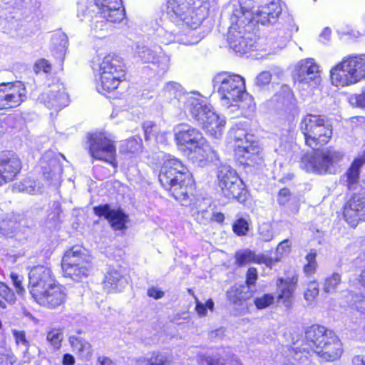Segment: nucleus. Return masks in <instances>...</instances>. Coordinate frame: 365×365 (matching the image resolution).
<instances>
[{
    "instance_id": "35",
    "label": "nucleus",
    "mask_w": 365,
    "mask_h": 365,
    "mask_svg": "<svg viewBox=\"0 0 365 365\" xmlns=\"http://www.w3.org/2000/svg\"><path fill=\"white\" fill-rule=\"evenodd\" d=\"M185 93L182 86L174 81L167 83L160 93L162 97L166 101H172L173 99H178L179 103L181 102L182 96H185Z\"/></svg>"
},
{
    "instance_id": "11",
    "label": "nucleus",
    "mask_w": 365,
    "mask_h": 365,
    "mask_svg": "<svg viewBox=\"0 0 365 365\" xmlns=\"http://www.w3.org/2000/svg\"><path fill=\"white\" fill-rule=\"evenodd\" d=\"M89 153L96 160H102L116 168V148L114 142L104 133H94L87 136Z\"/></svg>"
},
{
    "instance_id": "39",
    "label": "nucleus",
    "mask_w": 365,
    "mask_h": 365,
    "mask_svg": "<svg viewBox=\"0 0 365 365\" xmlns=\"http://www.w3.org/2000/svg\"><path fill=\"white\" fill-rule=\"evenodd\" d=\"M12 334L14 335L15 342L19 347H22L23 351L26 353L29 351L30 344L26 336V332L23 330L13 329Z\"/></svg>"
},
{
    "instance_id": "14",
    "label": "nucleus",
    "mask_w": 365,
    "mask_h": 365,
    "mask_svg": "<svg viewBox=\"0 0 365 365\" xmlns=\"http://www.w3.org/2000/svg\"><path fill=\"white\" fill-rule=\"evenodd\" d=\"M251 25H241L240 23L231 22L227 35L230 47L236 53H245L255 48V41L252 38Z\"/></svg>"
},
{
    "instance_id": "27",
    "label": "nucleus",
    "mask_w": 365,
    "mask_h": 365,
    "mask_svg": "<svg viewBox=\"0 0 365 365\" xmlns=\"http://www.w3.org/2000/svg\"><path fill=\"white\" fill-rule=\"evenodd\" d=\"M66 298V294L64 289L56 283L46 289L45 293H42L40 297H37L34 299L40 305L54 309L62 305L65 302Z\"/></svg>"
},
{
    "instance_id": "51",
    "label": "nucleus",
    "mask_w": 365,
    "mask_h": 365,
    "mask_svg": "<svg viewBox=\"0 0 365 365\" xmlns=\"http://www.w3.org/2000/svg\"><path fill=\"white\" fill-rule=\"evenodd\" d=\"M11 279L18 294H22L24 292H25V289L22 286V277L19 276L16 273L12 272L11 274Z\"/></svg>"
},
{
    "instance_id": "61",
    "label": "nucleus",
    "mask_w": 365,
    "mask_h": 365,
    "mask_svg": "<svg viewBox=\"0 0 365 365\" xmlns=\"http://www.w3.org/2000/svg\"><path fill=\"white\" fill-rule=\"evenodd\" d=\"M62 363L63 365H74L75 359L72 355L66 354L63 357Z\"/></svg>"
},
{
    "instance_id": "16",
    "label": "nucleus",
    "mask_w": 365,
    "mask_h": 365,
    "mask_svg": "<svg viewBox=\"0 0 365 365\" xmlns=\"http://www.w3.org/2000/svg\"><path fill=\"white\" fill-rule=\"evenodd\" d=\"M282 13L279 0H263L262 3L252 12L246 22L252 27L257 24L266 25L277 21Z\"/></svg>"
},
{
    "instance_id": "29",
    "label": "nucleus",
    "mask_w": 365,
    "mask_h": 365,
    "mask_svg": "<svg viewBox=\"0 0 365 365\" xmlns=\"http://www.w3.org/2000/svg\"><path fill=\"white\" fill-rule=\"evenodd\" d=\"M365 200L359 196H353L345 205L344 217L351 227H356L365 210Z\"/></svg>"
},
{
    "instance_id": "21",
    "label": "nucleus",
    "mask_w": 365,
    "mask_h": 365,
    "mask_svg": "<svg viewBox=\"0 0 365 365\" xmlns=\"http://www.w3.org/2000/svg\"><path fill=\"white\" fill-rule=\"evenodd\" d=\"M202 128L215 138H220L225 125V120L220 117L214 110L212 106L205 107L204 113L197 120Z\"/></svg>"
},
{
    "instance_id": "15",
    "label": "nucleus",
    "mask_w": 365,
    "mask_h": 365,
    "mask_svg": "<svg viewBox=\"0 0 365 365\" xmlns=\"http://www.w3.org/2000/svg\"><path fill=\"white\" fill-rule=\"evenodd\" d=\"M26 99V89L21 81L0 84V110L19 106Z\"/></svg>"
},
{
    "instance_id": "13",
    "label": "nucleus",
    "mask_w": 365,
    "mask_h": 365,
    "mask_svg": "<svg viewBox=\"0 0 365 365\" xmlns=\"http://www.w3.org/2000/svg\"><path fill=\"white\" fill-rule=\"evenodd\" d=\"M218 185L227 199L244 200L246 190L243 182L230 165H222L217 171Z\"/></svg>"
},
{
    "instance_id": "18",
    "label": "nucleus",
    "mask_w": 365,
    "mask_h": 365,
    "mask_svg": "<svg viewBox=\"0 0 365 365\" xmlns=\"http://www.w3.org/2000/svg\"><path fill=\"white\" fill-rule=\"evenodd\" d=\"M29 292L34 299L56 284L51 269L44 266L33 267L29 274Z\"/></svg>"
},
{
    "instance_id": "31",
    "label": "nucleus",
    "mask_w": 365,
    "mask_h": 365,
    "mask_svg": "<svg viewBox=\"0 0 365 365\" xmlns=\"http://www.w3.org/2000/svg\"><path fill=\"white\" fill-rule=\"evenodd\" d=\"M297 278L292 277L286 279H279L277 281L279 288L278 299L282 300L283 304L287 307H291L292 304L293 292L296 287Z\"/></svg>"
},
{
    "instance_id": "56",
    "label": "nucleus",
    "mask_w": 365,
    "mask_h": 365,
    "mask_svg": "<svg viewBox=\"0 0 365 365\" xmlns=\"http://www.w3.org/2000/svg\"><path fill=\"white\" fill-rule=\"evenodd\" d=\"M354 306L358 312L365 315V297L355 301Z\"/></svg>"
},
{
    "instance_id": "1",
    "label": "nucleus",
    "mask_w": 365,
    "mask_h": 365,
    "mask_svg": "<svg viewBox=\"0 0 365 365\" xmlns=\"http://www.w3.org/2000/svg\"><path fill=\"white\" fill-rule=\"evenodd\" d=\"M294 349L293 357L301 364H306L313 354L323 360L333 361L338 359L343 352L342 344L336 334L319 325L309 327L301 346Z\"/></svg>"
},
{
    "instance_id": "26",
    "label": "nucleus",
    "mask_w": 365,
    "mask_h": 365,
    "mask_svg": "<svg viewBox=\"0 0 365 365\" xmlns=\"http://www.w3.org/2000/svg\"><path fill=\"white\" fill-rule=\"evenodd\" d=\"M21 169V163L15 154L6 153L0 156V174L4 184L14 180Z\"/></svg>"
},
{
    "instance_id": "55",
    "label": "nucleus",
    "mask_w": 365,
    "mask_h": 365,
    "mask_svg": "<svg viewBox=\"0 0 365 365\" xmlns=\"http://www.w3.org/2000/svg\"><path fill=\"white\" fill-rule=\"evenodd\" d=\"M148 295L150 297H153L158 299L162 298L164 296V292L157 288L152 287L148 289Z\"/></svg>"
},
{
    "instance_id": "3",
    "label": "nucleus",
    "mask_w": 365,
    "mask_h": 365,
    "mask_svg": "<svg viewBox=\"0 0 365 365\" xmlns=\"http://www.w3.org/2000/svg\"><path fill=\"white\" fill-rule=\"evenodd\" d=\"M168 19L177 26L195 30L208 14L207 0H168Z\"/></svg>"
},
{
    "instance_id": "12",
    "label": "nucleus",
    "mask_w": 365,
    "mask_h": 365,
    "mask_svg": "<svg viewBox=\"0 0 365 365\" xmlns=\"http://www.w3.org/2000/svg\"><path fill=\"white\" fill-rule=\"evenodd\" d=\"M229 134L235 142V151L237 155L251 162L259 158L262 148L254 135L238 125L232 127Z\"/></svg>"
},
{
    "instance_id": "63",
    "label": "nucleus",
    "mask_w": 365,
    "mask_h": 365,
    "mask_svg": "<svg viewBox=\"0 0 365 365\" xmlns=\"http://www.w3.org/2000/svg\"><path fill=\"white\" fill-rule=\"evenodd\" d=\"M331 31L329 28H325L323 31L322 32L320 37L322 38H324V41H322L323 43H325L326 41H328L330 39L331 37Z\"/></svg>"
},
{
    "instance_id": "4",
    "label": "nucleus",
    "mask_w": 365,
    "mask_h": 365,
    "mask_svg": "<svg viewBox=\"0 0 365 365\" xmlns=\"http://www.w3.org/2000/svg\"><path fill=\"white\" fill-rule=\"evenodd\" d=\"M214 89L217 91L221 104L230 112L238 110L246 93L245 81L238 74L220 72L212 79Z\"/></svg>"
},
{
    "instance_id": "36",
    "label": "nucleus",
    "mask_w": 365,
    "mask_h": 365,
    "mask_svg": "<svg viewBox=\"0 0 365 365\" xmlns=\"http://www.w3.org/2000/svg\"><path fill=\"white\" fill-rule=\"evenodd\" d=\"M364 163L365 160L362 158L356 159L344 175L343 178L349 189H351L353 185L358 182L360 168Z\"/></svg>"
},
{
    "instance_id": "58",
    "label": "nucleus",
    "mask_w": 365,
    "mask_h": 365,
    "mask_svg": "<svg viewBox=\"0 0 365 365\" xmlns=\"http://www.w3.org/2000/svg\"><path fill=\"white\" fill-rule=\"evenodd\" d=\"M290 246V244L289 242V240H285L280 242L277 248V253L282 255L284 252H287V250L289 249Z\"/></svg>"
},
{
    "instance_id": "19",
    "label": "nucleus",
    "mask_w": 365,
    "mask_h": 365,
    "mask_svg": "<svg viewBox=\"0 0 365 365\" xmlns=\"http://www.w3.org/2000/svg\"><path fill=\"white\" fill-rule=\"evenodd\" d=\"M295 80L299 86L315 87L321 82L319 68L313 58L301 60L296 67Z\"/></svg>"
},
{
    "instance_id": "43",
    "label": "nucleus",
    "mask_w": 365,
    "mask_h": 365,
    "mask_svg": "<svg viewBox=\"0 0 365 365\" xmlns=\"http://www.w3.org/2000/svg\"><path fill=\"white\" fill-rule=\"evenodd\" d=\"M319 294V288L318 284L315 282H311L308 284V287L304 292V299L309 303L311 304L314 302L315 298Z\"/></svg>"
},
{
    "instance_id": "50",
    "label": "nucleus",
    "mask_w": 365,
    "mask_h": 365,
    "mask_svg": "<svg viewBox=\"0 0 365 365\" xmlns=\"http://www.w3.org/2000/svg\"><path fill=\"white\" fill-rule=\"evenodd\" d=\"M106 19L104 20H97L92 26V30L96 35H101L102 33L108 30V23Z\"/></svg>"
},
{
    "instance_id": "5",
    "label": "nucleus",
    "mask_w": 365,
    "mask_h": 365,
    "mask_svg": "<svg viewBox=\"0 0 365 365\" xmlns=\"http://www.w3.org/2000/svg\"><path fill=\"white\" fill-rule=\"evenodd\" d=\"M175 140L180 150L193 154L200 161L213 160L214 150L207 143L202 133L187 123H180L174 128Z\"/></svg>"
},
{
    "instance_id": "25",
    "label": "nucleus",
    "mask_w": 365,
    "mask_h": 365,
    "mask_svg": "<svg viewBox=\"0 0 365 365\" xmlns=\"http://www.w3.org/2000/svg\"><path fill=\"white\" fill-rule=\"evenodd\" d=\"M96 215L103 216L108 220L110 226L115 230H122L126 228L128 222V216L121 210L110 209L108 205L94 207Z\"/></svg>"
},
{
    "instance_id": "49",
    "label": "nucleus",
    "mask_w": 365,
    "mask_h": 365,
    "mask_svg": "<svg viewBox=\"0 0 365 365\" xmlns=\"http://www.w3.org/2000/svg\"><path fill=\"white\" fill-rule=\"evenodd\" d=\"M272 74L269 71L261 72L255 79V84L259 87L267 85L271 81Z\"/></svg>"
},
{
    "instance_id": "64",
    "label": "nucleus",
    "mask_w": 365,
    "mask_h": 365,
    "mask_svg": "<svg viewBox=\"0 0 365 365\" xmlns=\"http://www.w3.org/2000/svg\"><path fill=\"white\" fill-rule=\"evenodd\" d=\"M98 365H115V364L106 356H99L98 358Z\"/></svg>"
},
{
    "instance_id": "2",
    "label": "nucleus",
    "mask_w": 365,
    "mask_h": 365,
    "mask_svg": "<svg viewBox=\"0 0 365 365\" xmlns=\"http://www.w3.org/2000/svg\"><path fill=\"white\" fill-rule=\"evenodd\" d=\"M158 178L162 186L168 190L176 200L182 205L187 202L193 181L190 172L180 160L175 158L165 160L160 170Z\"/></svg>"
},
{
    "instance_id": "23",
    "label": "nucleus",
    "mask_w": 365,
    "mask_h": 365,
    "mask_svg": "<svg viewBox=\"0 0 365 365\" xmlns=\"http://www.w3.org/2000/svg\"><path fill=\"white\" fill-rule=\"evenodd\" d=\"M100 16L112 23L120 22L125 16L121 0H94Z\"/></svg>"
},
{
    "instance_id": "24",
    "label": "nucleus",
    "mask_w": 365,
    "mask_h": 365,
    "mask_svg": "<svg viewBox=\"0 0 365 365\" xmlns=\"http://www.w3.org/2000/svg\"><path fill=\"white\" fill-rule=\"evenodd\" d=\"M263 0H232V14L230 21L240 23L243 25L246 23L247 18L252 15V12L262 3Z\"/></svg>"
},
{
    "instance_id": "48",
    "label": "nucleus",
    "mask_w": 365,
    "mask_h": 365,
    "mask_svg": "<svg viewBox=\"0 0 365 365\" xmlns=\"http://www.w3.org/2000/svg\"><path fill=\"white\" fill-rule=\"evenodd\" d=\"M0 296L10 303L15 301L14 294L7 285L2 282H0Z\"/></svg>"
},
{
    "instance_id": "8",
    "label": "nucleus",
    "mask_w": 365,
    "mask_h": 365,
    "mask_svg": "<svg viewBox=\"0 0 365 365\" xmlns=\"http://www.w3.org/2000/svg\"><path fill=\"white\" fill-rule=\"evenodd\" d=\"M300 128L305 143L313 149L328 143L332 135L331 125L320 115H307L301 122Z\"/></svg>"
},
{
    "instance_id": "20",
    "label": "nucleus",
    "mask_w": 365,
    "mask_h": 365,
    "mask_svg": "<svg viewBox=\"0 0 365 365\" xmlns=\"http://www.w3.org/2000/svg\"><path fill=\"white\" fill-rule=\"evenodd\" d=\"M40 101L49 109L58 111L68 104V96L63 86L56 83L41 93Z\"/></svg>"
},
{
    "instance_id": "53",
    "label": "nucleus",
    "mask_w": 365,
    "mask_h": 365,
    "mask_svg": "<svg viewBox=\"0 0 365 365\" xmlns=\"http://www.w3.org/2000/svg\"><path fill=\"white\" fill-rule=\"evenodd\" d=\"M210 215L209 211L203 210L198 211L195 214V220L200 224H206L210 220Z\"/></svg>"
},
{
    "instance_id": "54",
    "label": "nucleus",
    "mask_w": 365,
    "mask_h": 365,
    "mask_svg": "<svg viewBox=\"0 0 365 365\" xmlns=\"http://www.w3.org/2000/svg\"><path fill=\"white\" fill-rule=\"evenodd\" d=\"M257 279V271L255 267L249 268L247 272L246 282L247 285H254Z\"/></svg>"
},
{
    "instance_id": "60",
    "label": "nucleus",
    "mask_w": 365,
    "mask_h": 365,
    "mask_svg": "<svg viewBox=\"0 0 365 365\" xmlns=\"http://www.w3.org/2000/svg\"><path fill=\"white\" fill-rule=\"evenodd\" d=\"M225 220V215L223 213L220 212H215L212 214L210 220L221 223Z\"/></svg>"
},
{
    "instance_id": "44",
    "label": "nucleus",
    "mask_w": 365,
    "mask_h": 365,
    "mask_svg": "<svg viewBox=\"0 0 365 365\" xmlns=\"http://www.w3.org/2000/svg\"><path fill=\"white\" fill-rule=\"evenodd\" d=\"M242 290L236 287H232L227 292L228 300L234 304H238L242 299H244Z\"/></svg>"
},
{
    "instance_id": "57",
    "label": "nucleus",
    "mask_w": 365,
    "mask_h": 365,
    "mask_svg": "<svg viewBox=\"0 0 365 365\" xmlns=\"http://www.w3.org/2000/svg\"><path fill=\"white\" fill-rule=\"evenodd\" d=\"M144 128L145 140H149L154 136V133L156 131L157 128L151 125L145 126Z\"/></svg>"
},
{
    "instance_id": "40",
    "label": "nucleus",
    "mask_w": 365,
    "mask_h": 365,
    "mask_svg": "<svg viewBox=\"0 0 365 365\" xmlns=\"http://www.w3.org/2000/svg\"><path fill=\"white\" fill-rule=\"evenodd\" d=\"M63 332L61 329H52L47 334V340L51 344L58 349L61 346V341L63 340Z\"/></svg>"
},
{
    "instance_id": "34",
    "label": "nucleus",
    "mask_w": 365,
    "mask_h": 365,
    "mask_svg": "<svg viewBox=\"0 0 365 365\" xmlns=\"http://www.w3.org/2000/svg\"><path fill=\"white\" fill-rule=\"evenodd\" d=\"M200 41V38L195 36L193 31L190 32L187 36L182 35H175L173 32L165 31L162 36V43L169 44L173 42L178 41L184 45H192L197 43Z\"/></svg>"
},
{
    "instance_id": "42",
    "label": "nucleus",
    "mask_w": 365,
    "mask_h": 365,
    "mask_svg": "<svg viewBox=\"0 0 365 365\" xmlns=\"http://www.w3.org/2000/svg\"><path fill=\"white\" fill-rule=\"evenodd\" d=\"M274 297L271 294H264L261 297H256L254 303L258 309L268 307L274 303Z\"/></svg>"
},
{
    "instance_id": "47",
    "label": "nucleus",
    "mask_w": 365,
    "mask_h": 365,
    "mask_svg": "<svg viewBox=\"0 0 365 365\" xmlns=\"http://www.w3.org/2000/svg\"><path fill=\"white\" fill-rule=\"evenodd\" d=\"M233 231L237 235H245L248 231V222L243 218L238 219L232 226Z\"/></svg>"
},
{
    "instance_id": "46",
    "label": "nucleus",
    "mask_w": 365,
    "mask_h": 365,
    "mask_svg": "<svg viewBox=\"0 0 365 365\" xmlns=\"http://www.w3.org/2000/svg\"><path fill=\"white\" fill-rule=\"evenodd\" d=\"M127 152L131 153H138L142 150V140L140 138H133L126 142Z\"/></svg>"
},
{
    "instance_id": "38",
    "label": "nucleus",
    "mask_w": 365,
    "mask_h": 365,
    "mask_svg": "<svg viewBox=\"0 0 365 365\" xmlns=\"http://www.w3.org/2000/svg\"><path fill=\"white\" fill-rule=\"evenodd\" d=\"M341 282V277L339 273H333L325 278L323 284V290L326 293H334L337 286Z\"/></svg>"
},
{
    "instance_id": "45",
    "label": "nucleus",
    "mask_w": 365,
    "mask_h": 365,
    "mask_svg": "<svg viewBox=\"0 0 365 365\" xmlns=\"http://www.w3.org/2000/svg\"><path fill=\"white\" fill-rule=\"evenodd\" d=\"M214 308V302L212 299H209L206 302L205 304H203L196 299V307L195 310L197 314L200 317H205L207 314V309L212 311Z\"/></svg>"
},
{
    "instance_id": "10",
    "label": "nucleus",
    "mask_w": 365,
    "mask_h": 365,
    "mask_svg": "<svg viewBox=\"0 0 365 365\" xmlns=\"http://www.w3.org/2000/svg\"><path fill=\"white\" fill-rule=\"evenodd\" d=\"M344 158V153L332 148L316 152L302 158V167L308 172L319 174L335 173L336 167Z\"/></svg>"
},
{
    "instance_id": "30",
    "label": "nucleus",
    "mask_w": 365,
    "mask_h": 365,
    "mask_svg": "<svg viewBox=\"0 0 365 365\" xmlns=\"http://www.w3.org/2000/svg\"><path fill=\"white\" fill-rule=\"evenodd\" d=\"M236 262L242 266L249 263L264 264L267 267H272L274 262L279 260V257L274 259L264 255H256L254 252L246 250L236 253Z\"/></svg>"
},
{
    "instance_id": "28",
    "label": "nucleus",
    "mask_w": 365,
    "mask_h": 365,
    "mask_svg": "<svg viewBox=\"0 0 365 365\" xmlns=\"http://www.w3.org/2000/svg\"><path fill=\"white\" fill-rule=\"evenodd\" d=\"M128 282L125 271L120 266H110L108 267L103 281V287L108 292L121 291Z\"/></svg>"
},
{
    "instance_id": "6",
    "label": "nucleus",
    "mask_w": 365,
    "mask_h": 365,
    "mask_svg": "<svg viewBox=\"0 0 365 365\" xmlns=\"http://www.w3.org/2000/svg\"><path fill=\"white\" fill-rule=\"evenodd\" d=\"M330 76L336 87L356 83L365 78V62L359 56L346 57L331 69Z\"/></svg>"
},
{
    "instance_id": "7",
    "label": "nucleus",
    "mask_w": 365,
    "mask_h": 365,
    "mask_svg": "<svg viewBox=\"0 0 365 365\" xmlns=\"http://www.w3.org/2000/svg\"><path fill=\"white\" fill-rule=\"evenodd\" d=\"M61 266L63 276L74 282L87 278L93 268L91 256L78 247H73L64 254Z\"/></svg>"
},
{
    "instance_id": "33",
    "label": "nucleus",
    "mask_w": 365,
    "mask_h": 365,
    "mask_svg": "<svg viewBox=\"0 0 365 365\" xmlns=\"http://www.w3.org/2000/svg\"><path fill=\"white\" fill-rule=\"evenodd\" d=\"M135 365H173L170 357L165 353L153 351L148 356L140 357Z\"/></svg>"
},
{
    "instance_id": "59",
    "label": "nucleus",
    "mask_w": 365,
    "mask_h": 365,
    "mask_svg": "<svg viewBox=\"0 0 365 365\" xmlns=\"http://www.w3.org/2000/svg\"><path fill=\"white\" fill-rule=\"evenodd\" d=\"M36 67L41 68V69H43V71L45 72V73H48L50 71V69H51V66H50V64L48 63L47 61L44 60V59H42L41 61H39L36 64Z\"/></svg>"
},
{
    "instance_id": "9",
    "label": "nucleus",
    "mask_w": 365,
    "mask_h": 365,
    "mask_svg": "<svg viewBox=\"0 0 365 365\" xmlns=\"http://www.w3.org/2000/svg\"><path fill=\"white\" fill-rule=\"evenodd\" d=\"M124 63L115 55L106 56L99 66L100 81L97 90L103 95L115 90L125 77Z\"/></svg>"
},
{
    "instance_id": "32",
    "label": "nucleus",
    "mask_w": 365,
    "mask_h": 365,
    "mask_svg": "<svg viewBox=\"0 0 365 365\" xmlns=\"http://www.w3.org/2000/svg\"><path fill=\"white\" fill-rule=\"evenodd\" d=\"M69 342L73 349L78 356L84 361L91 359L93 354L92 346L89 342L81 336H71Z\"/></svg>"
},
{
    "instance_id": "52",
    "label": "nucleus",
    "mask_w": 365,
    "mask_h": 365,
    "mask_svg": "<svg viewBox=\"0 0 365 365\" xmlns=\"http://www.w3.org/2000/svg\"><path fill=\"white\" fill-rule=\"evenodd\" d=\"M291 193L289 189L282 188L279 191L277 201L279 204L284 205L290 200Z\"/></svg>"
},
{
    "instance_id": "37",
    "label": "nucleus",
    "mask_w": 365,
    "mask_h": 365,
    "mask_svg": "<svg viewBox=\"0 0 365 365\" xmlns=\"http://www.w3.org/2000/svg\"><path fill=\"white\" fill-rule=\"evenodd\" d=\"M14 190L16 192H26L28 194H36L40 192V187L36 186L34 181L26 179L14 185Z\"/></svg>"
},
{
    "instance_id": "62",
    "label": "nucleus",
    "mask_w": 365,
    "mask_h": 365,
    "mask_svg": "<svg viewBox=\"0 0 365 365\" xmlns=\"http://www.w3.org/2000/svg\"><path fill=\"white\" fill-rule=\"evenodd\" d=\"M352 365H365V356L356 355L352 359Z\"/></svg>"
},
{
    "instance_id": "17",
    "label": "nucleus",
    "mask_w": 365,
    "mask_h": 365,
    "mask_svg": "<svg viewBox=\"0 0 365 365\" xmlns=\"http://www.w3.org/2000/svg\"><path fill=\"white\" fill-rule=\"evenodd\" d=\"M133 57L137 61L143 63H152L162 71H166L169 67V56L157 45L148 46L136 44L133 48Z\"/></svg>"
},
{
    "instance_id": "22",
    "label": "nucleus",
    "mask_w": 365,
    "mask_h": 365,
    "mask_svg": "<svg viewBox=\"0 0 365 365\" xmlns=\"http://www.w3.org/2000/svg\"><path fill=\"white\" fill-rule=\"evenodd\" d=\"M203 97L200 93H186L182 96L181 102L179 108L183 110L185 114L190 115L196 121L202 116L205 107H208Z\"/></svg>"
},
{
    "instance_id": "41",
    "label": "nucleus",
    "mask_w": 365,
    "mask_h": 365,
    "mask_svg": "<svg viewBox=\"0 0 365 365\" xmlns=\"http://www.w3.org/2000/svg\"><path fill=\"white\" fill-rule=\"evenodd\" d=\"M317 252L314 250H311L310 252L306 256L307 264L304 267V272L310 275L315 272L317 268V263L316 261Z\"/></svg>"
}]
</instances>
